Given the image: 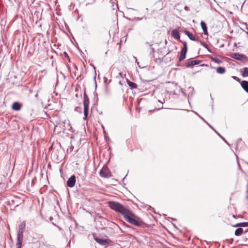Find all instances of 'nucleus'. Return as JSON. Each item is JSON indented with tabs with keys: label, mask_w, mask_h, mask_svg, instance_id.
I'll return each instance as SVG.
<instances>
[{
	"label": "nucleus",
	"mask_w": 248,
	"mask_h": 248,
	"mask_svg": "<svg viewBox=\"0 0 248 248\" xmlns=\"http://www.w3.org/2000/svg\"><path fill=\"white\" fill-rule=\"evenodd\" d=\"M108 207L112 210L122 215L124 217L129 212V210L120 203L115 201L108 202Z\"/></svg>",
	"instance_id": "f257e3e1"
},
{
	"label": "nucleus",
	"mask_w": 248,
	"mask_h": 248,
	"mask_svg": "<svg viewBox=\"0 0 248 248\" xmlns=\"http://www.w3.org/2000/svg\"><path fill=\"white\" fill-rule=\"evenodd\" d=\"M135 217V215L129 210L127 214L124 216V218L127 222L131 224L134 225L137 227L141 226L143 224V222L133 218V217Z\"/></svg>",
	"instance_id": "f03ea898"
},
{
	"label": "nucleus",
	"mask_w": 248,
	"mask_h": 248,
	"mask_svg": "<svg viewBox=\"0 0 248 248\" xmlns=\"http://www.w3.org/2000/svg\"><path fill=\"white\" fill-rule=\"evenodd\" d=\"M83 97L84 119L86 120L89 114V98L85 92L84 93Z\"/></svg>",
	"instance_id": "7ed1b4c3"
},
{
	"label": "nucleus",
	"mask_w": 248,
	"mask_h": 248,
	"mask_svg": "<svg viewBox=\"0 0 248 248\" xmlns=\"http://www.w3.org/2000/svg\"><path fill=\"white\" fill-rule=\"evenodd\" d=\"M26 223L25 221H23L19 225V228L17 232V239H22L23 237V234L24 231L25 229Z\"/></svg>",
	"instance_id": "20e7f679"
},
{
	"label": "nucleus",
	"mask_w": 248,
	"mask_h": 248,
	"mask_svg": "<svg viewBox=\"0 0 248 248\" xmlns=\"http://www.w3.org/2000/svg\"><path fill=\"white\" fill-rule=\"evenodd\" d=\"M99 175L101 177L106 178H110L112 176L110 171L107 168L102 169L99 171Z\"/></svg>",
	"instance_id": "39448f33"
},
{
	"label": "nucleus",
	"mask_w": 248,
	"mask_h": 248,
	"mask_svg": "<svg viewBox=\"0 0 248 248\" xmlns=\"http://www.w3.org/2000/svg\"><path fill=\"white\" fill-rule=\"evenodd\" d=\"M93 239L98 244L102 246H105L108 245L110 241L108 239H101L95 235H93Z\"/></svg>",
	"instance_id": "423d86ee"
},
{
	"label": "nucleus",
	"mask_w": 248,
	"mask_h": 248,
	"mask_svg": "<svg viewBox=\"0 0 248 248\" xmlns=\"http://www.w3.org/2000/svg\"><path fill=\"white\" fill-rule=\"evenodd\" d=\"M231 57L234 59L238 61H243L247 59V57L243 54H239L238 53H233L231 55Z\"/></svg>",
	"instance_id": "0eeeda50"
},
{
	"label": "nucleus",
	"mask_w": 248,
	"mask_h": 248,
	"mask_svg": "<svg viewBox=\"0 0 248 248\" xmlns=\"http://www.w3.org/2000/svg\"><path fill=\"white\" fill-rule=\"evenodd\" d=\"M76 182V176L73 174L70 176L66 182V185L70 187H73L75 186Z\"/></svg>",
	"instance_id": "6e6552de"
},
{
	"label": "nucleus",
	"mask_w": 248,
	"mask_h": 248,
	"mask_svg": "<svg viewBox=\"0 0 248 248\" xmlns=\"http://www.w3.org/2000/svg\"><path fill=\"white\" fill-rule=\"evenodd\" d=\"M21 104L18 102H15L12 106V108L14 110L19 111L21 109Z\"/></svg>",
	"instance_id": "1a4fd4ad"
},
{
	"label": "nucleus",
	"mask_w": 248,
	"mask_h": 248,
	"mask_svg": "<svg viewBox=\"0 0 248 248\" xmlns=\"http://www.w3.org/2000/svg\"><path fill=\"white\" fill-rule=\"evenodd\" d=\"M184 33L189 38V39L192 41H199V39L196 38L195 37H194L193 35V34L190 32V31H187V30H185L184 31Z\"/></svg>",
	"instance_id": "9d476101"
},
{
	"label": "nucleus",
	"mask_w": 248,
	"mask_h": 248,
	"mask_svg": "<svg viewBox=\"0 0 248 248\" xmlns=\"http://www.w3.org/2000/svg\"><path fill=\"white\" fill-rule=\"evenodd\" d=\"M201 61L200 60H194L188 61L186 63V67H189L191 66H193L195 65L199 64L201 63Z\"/></svg>",
	"instance_id": "9b49d317"
},
{
	"label": "nucleus",
	"mask_w": 248,
	"mask_h": 248,
	"mask_svg": "<svg viewBox=\"0 0 248 248\" xmlns=\"http://www.w3.org/2000/svg\"><path fill=\"white\" fill-rule=\"evenodd\" d=\"M171 35L175 39L180 40V33L177 29H174L172 30Z\"/></svg>",
	"instance_id": "f8f14e48"
},
{
	"label": "nucleus",
	"mask_w": 248,
	"mask_h": 248,
	"mask_svg": "<svg viewBox=\"0 0 248 248\" xmlns=\"http://www.w3.org/2000/svg\"><path fill=\"white\" fill-rule=\"evenodd\" d=\"M241 85L244 90L248 93V81L246 80L242 81L241 82Z\"/></svg>",
	"instance_id": "ddd939ff"
},
{
	"label": "nucleus",
	"mask_w": 248,
	"mask_h": 248,
	"mask_svg": "<svg viewBox=\"0 0 248 248\" xmlns=\"http://www.w3.org/2000/svg\"><path fill=\"white\" fill-rule=\"evenodd\" d=\"M201 26L204 34L205 35H208L207 27L206 23L204 21H202L201 22Z\"/></svg>",
	"instance_id": "4468645a"
},
{
	"label": "nucleus",
	"mask_w": 248,
	"mask_h": 248,
	"mask_svg": "<svg viewBox=\"0 0 248 248\" xmlns=\"http://www.w3.org/2000/svg\"><path fill=\"white\" fill-rule=\"evenodd\" d=\"M126 82L128 85L130 87L131 89H137L138 87L137 85L135 83L130 81L128 79H126Z\"/></svg>",
	"instance_id": "2eb2a0df"
},
{
	"label": "nucleus",
	"mask_w": 248,
	"mask_h": 248,
	"mask_svg": "<svg viewBox=\"0 0 248 248\" xmlns=\"http://www.w3.org/2000/svg\"><path fill=\"white\" fill-rule=\"evenodd\" d=\"M186 52L187 51H186L185 50H181L180 56L179 58V62H181L186 58Z\"/></svg>",
	"instance_id": "dca6fc26"
},
{
	"label": "nucleus",
	"mask_w": 248,
	"mask_h": 248,
	"mask_svg": "<svg viewBox=\"0 0 248 248\" xmlns=\"http://www.w3.org/2000/svg\"><path fill=\"white\" fill-rule=\"evenodd\" d=\"M234 227H239V228L241 227H248V222H244L238 223L233 226Z\"/></svg>",
	"instance_id": "f3484780"
},
{
	"label": "nucleus",
	"mask_w": 248,
	"mask_h": 248,
	"mask_svg": "<svg viewBox=\"0 0 248 248\" xmlns=\"http://www.w3.org/2000/svg\"><path fill=\"white\" fill-rule=\"evenodd\" d=\"M226 69L224 67H218L216 68V72L219 74H223L225 73Z\"/></svg>",
	"instance_id": "a211bd4d"
},
{
	"label": "nucleus",
	"mask_w": 248,
	"mask_h": 248,
	"mask_svg": "<svg viewBox=\"0 0 248 248\" xmlns=\"http://www.w3.org/2000/svg\"><path fill=\"white\" fill-rule=\"evenodd\" d=\"M243 232V229L242 228H238L235 230L234 234L237 236H240Z\"/></svg>",
	"instance_id": "6ab92c4d"
},
{
	"label": "nucleus",
	"mask_w": 248,
	"mask_h": 248,
	"mask_svg": "<svg viewBox=\"0 0 248 248\" xmlns=\"http://www.w3.org/2000/svg\"><path fill=\"white\" fill-rule=\"evenodd\" d=\"M211 128L219 136V137L222 139L223 140V141L227 144H228V145H229L230 144H229V143L227 142V141L225 139V138L222 137L219 133H218L215 129L213 127H211Z\"/></svg>",
	"instance_id": "aec40b11"
},
{
	"label": "nucleus",
	"mask_w": 248,
	"mask_h": 248,
	"mask_svg": "<svg viewBox=\"0 0 248 248\" xmlns=\"http://www.w3.org/2000/svg\"><path fill=\"white\" fill-rule=\"evenodd\" d=\"M242 76L243 77H248V67H245L243 68V71L242 74Z\"/></svg>",
	"instance_id": "412c9836"
},
{
	"label": "nucleus",
	"mask_w": 248,
	"mask_h": 248,
	"mask_svg": "<svg viewBox=\"0 0 248 248\" xmlns=\"http://www.w3.org/2000/svg\"><path fill=\"white\" fill-rule=\"evenodd\" d=\"M211 60L213 61V62H215L216 63H221L222 62V61H221V60L217 58H215V57H211Z\"/></svg>",
	"instance_id": "4be33fe9"
},
{
	"label": "nucleus",
	"mask_w": 248,
	"mask_h": 248,
	"mask_svg": "<svg viewBox=\"0 0 248 248\" xmlns=\"http://www.w3.org/2000/svg\"><path fill=\"white\" fill-rule=\"evenodd\" d=\"M16 248H22V240L21 239H17Z\"/></svg>",
	"instance_id": "5701e85b"
},
{
	"label": "nucleus",
	"mask_w": 248,
	"mask_h": 248,
	"mask_svg": "<svg viewBox=\"0 0 248 248\" xmlns=\"http://www.w3.org/2000/svg\"><path fill=\"white\" fill-rule=\"evenodd\" d=\"M180 42H182L183 44V47L181 50H185L186 51H187V43L186 41L182 42L181 40H179Z\"/></svg>",
	"instance_id": "b1692460"
},
{
	"label": "nucleus",
	"mask_w": 248,
	"mask_h": 248,
	"mask_svg": "<svg viewBox=\"0 0 248 248\" xmlns=\"http://www.w3.org/2000/svg\"><path fill=\"white\" fill-rule=\"evenodd\" d=\"M199 42H200L201 43V44H202V45L204 47H205V48H206L209 51H210V49H209V48L208 47L207 45L205 43H204L203 41H202L201 40H199L198 41Z\"/></svg>",
	"instance_id": "393cba45"
},
{
	"label": "nucleus",
	"mask_w": 248,
	"mask_h": 248,
	"mask_svg": "<svg viewBox=\"0 0 248 248\" xmlns=\"http://www.w3.org/2000/svg\"><path fill=\"white\" fill-rule=\"evenodd\" d=\"M75 110L77 112H78L79 113H81L82 112V108L79 107H77L75 108Z\"/></svg>",
	"instance_id": "a878e982"
},
{
	"label": "nucleus",
	"mask_w": 248,
	"mask_h": 248,
	"mask_svg": "<svg viewBox=\"0 0 248 248\" xmlns=\"http://www.w3.org/2000/svg\"><path fill=\"white\" fill-rule=\"evenodd\" d=\"M188 89L189 90H191L192 92L191 93H189L188 96V98H189V96H191V97L192 96V95L193 94V92H194V88L193 87H189Z\"/></svg>",
	"instance_id": "bb28decb"
},
{
	"label": "nucleus",
	"mask_w": 248,
	"mask_h": 248,
	"mask_svg": "<svg viewBox=\"0 0 248 248\" xmlns=\"http://www.w3.org/2000/svg\"><path fill=\"white\" fill-rule=\"evenodd\" d=\"M188 89L189 90H191L192 92L191 93H189L188 96V98H189V96H191V97L192 96V95L193 94V92H194V88L193 87H189Z\"/></svg>",
	"instance_id": "cd10ccee"
},
{
	"label": "nucleus",
	"mask_w": 248,
	"mask_h": 248,
	"mask_svg": "<svg viewBox=\"0 0 248 248\" xmlns=\"http://www.w3.org/2000/svg\"><path fill=\"white\" fill-rule=\"evenodd\" d=\"M232 78H233V79H234V80H235L236 81H237L238 82H240V81H241L240 79L236 76H233Z\"/></svg>",
	"instance_id": "c85d7f7f"
},
{
	"label": "nucleus",
	"mask_w": 248,
	"mask_h": 248,
	"mask_svg": "<svg viewBox=\"0 0 248 248\" xmlns=\"http://www.w3.org/2000/svg\"><path fill=\"white\" fill-rule=\"evenodd\" d=\"M144 18V17L140 18V17H136L135 18L134 20L136 21H139L141 20H142Z\"/></svg>",
	"instance_id": "c756f323"
},
{
	"label": "nucleus",
	"mask_w": 248,
	"mask_h": 248,
	"mask_svg": "<svg viewBox=\"0 0 248 248\" xmlns=\"http://www.w3.org/2000/svg\"><path fill=\"white\" fill-rule=\"evenodd\" d=\"M241 139H239V140H238L236 141V149L237 150V148H238V145L239 144V142H241Z\"/></svg>",
	"instance_id": "7c9ffc66"
},
{
	"label": "nucleus",
	"mask_w": 248,
	"mask_h": 248,
	"mask_svg": "<svg viewBox=\"0 0 248 248\" xmlns=\"http://www.w3.org/2000/svg\"><path fill=\"white\" fill-rule=\"evenodd\" d=\"M184 9L186 11H189L190 10L189 7L187 6H185L184 7Z\"/></svg>",
	"instance_id": "2f4dec72"
},
{
	"label": "nucleus",
	"mask_w": 248,
	"mask_h": 248,
	"mask_svg": "<svg viewBox=\"0 0 248 248\" xmlns=\"http://www.w3.org/2000/svg\"><path fill=\"white\" fill-rule=\"evenodd\" d=\"M203 120V121H204L206 124H207L209 126V127H211H211H212V126L210 124H209L207 122V121H206L204 119H203V120Z\"/></svg>",
	"instance_id": "473e14b6"
},
{
	"label": "nucleus",
	"mask_w": 248,
	"mask_h": 248,
	"mask_svg": "<svg viewBox=\"0 0 248 248\" xmlns=\"http://www.w3.org/2000/svg\"><path fill=\"white\" fill-rule=\"evenodd\" d=\"M194 113L198 115L200 118H201L202 120H203V118L201 117L198 113H197L196 112H194Z\"/></svg>",
	"instance_id": "72a5a7b5"
},
{
	"label": "nucleus",
	"mask_w": 248,
	"mask_h": 248,
	"mask_svg": "<svg viewBox=\"0 0 248 248\" xmlns=\"http://www.w3.org/2000/svg\"><path fill=\"white\" fill-rule=\"evenodd\" d=\"M64 55H65V57H67V58L69 59V56H68V55L67 53L66 52H64Z\"/></svg>",
	"instance_id": "f704fd0d"
},
{
	"label": "nucleus",
	"mask_w": 248,
	"mask_h": 248,
	"mask_svg": "<svg viewBox=\"0 0 248 248\" xmlns=\"http://www.w3.org/2000/svg\"><path fill=\"white\" fill-rule=\"evenodd\" d=\"M104 133H105L104 137H105L106 140H107V138H108V136L106 135V133L105 131H104Z\"/></svg>",
	"instance_id": "c9c22d12"
},
{
	"label": "nucleus",
	"mask_w": 248,
	"mask_h": 248,
	"mask_svg": "<svg viewBox=\"0 0 248 248\" xmlns=\"http://www.w3.org/2000/svg\"><path fill=\"white\" fill-rule=\"evenodd\" d=\"M151 51H152V52L153 53H154V52H155V49H154L153 47H151Z\"/></svg>",
	"instance_id": "e433bc0d"
},
{
	"label": "nucleus",
	"mask_w": 248,
	"mask_h": 248,
	"mask_svg": "<svg viewBox=\"0 0 248 248\" xmlns=\"http://www.w3.org/2000/svg\"><path fill=\"white\" fill-rule=\"evenodd\" d=\"M181 90H182V89H181ZM182 93L184 96H186V94L184 91H182Z\"/></svg>",
	"instance_id": "4c0bfd02"
},
{
	"label": "nucleus",
	"mask_w": 248,
	"mask_h": 248,
	"mask_svg": "<svg viewBox=\"0 0 248 248\" xmlns=\"http://www.w3.org/2000/svg\"><path fill=\"white\" fill-rule=\"evenodd\" d=\"M134 59H135L136 62H137V64H139V62L137 61V59L136 57H134Z\"/></svg>",
	"instance_id": "58836bf2"
},
{
	"label": "nucleus",
	"mask_w": 248,
	"mask_h": 248,
	"mask_svg": "<svg viewBox=\"0 0 248 248\" xmlns=\"http://www.w3.org/2000/svg\"><path fill=\"white\" fill-rule=\"evenodd\" d=\"M119 75L121 77H122V78H123V76H122V75H123V73H121V72L119 73Z\"/></svg>",
	"instance_id": "ea45409f"
},
{
	"label": "nucleus",
	"mask_w": 248,
	"mask_h": 248,
	"mask_svg": "<svg viewBox=\"0 0 248 248\" xmlns=\"http://www.w3.org/2000/svg\"><path fill=\"white\" fill-rule=\"evenodd\" d=\"M126 226L129 228H131V226H129V225H126Z\"/></svg>",
	"instance_id": "a19ab883"
},
{
	"label": "nucleus",
	"mask_w": 248,
	"mask_h": 248,
	"mask_svg": "<svg viewBox=\"0 0 248 248\" xmlns=\"http://www.w3.org/2000/svg\"><path fill=\"white\" fill-rule=\"evenodd\" d=\"M146 44L149 45L151 46H152L151 45H150L148 42H146Z\"/></svg>",
	"instance_id": "79ce46f5"
},
{
	"label": "nucleus",
	"mask_w": 248,
	"mask_h": 248,
	"mask_svg": "<svg viewBox=\"0 0 248 248\" xmlns=\"http://www.w3.org/2000/svg\"><path fill=\"white\" fill-rule=\"evenodd\" d=\"M73 148H74V147H73V146H72V147H70L71 151L72 150H73Z\"/></svg>",
	"instance_id": "37998d69"
},
{
	"label": "nucleus",
	"mask_w": 248,
	"mask_h": 248,
	"mask_svg": "<svg viewBox=\"0 0 248 248\" xmlns=\"http://www.w3.org/2000/svg\"><path fill=\"white\" fill-rule=\"evenodd\" d=\"M127 175H126L123 178V181L124 180L125 177H126Z\"/></svg>",
	"instance_id": "c03bdc74"
},
{
	"label": "nucleus",
	"mask_w": 248,
	"mask_h": 248,
	"mask_svg": "<svg viewBox=\"0 0 248 248\" xmlns=\"http://www.w3.org/2000/svg\"><path fill=\"white\" fill-rule=\"evenodd\" d=\"M247 192H248V190H247ZM247 198L248 199V195L247 196Z\"/></svg>",
	"instance_id": "a18cd8bd"
},
{
	"label": "nucleus",
	"mask_w": 248,
	"mask_h": 248,
	"mask_svg": "<svg viewBox=\"0 0 248 248\" xmlns=\"http://www.w3.org/2000/svg\"><path fill=\"white\" fill-rule=\"evenodd\" d=\"M90 4H91V3H86V6H87V5H88Z\"/></svg>",
	"instance_id": "49530a36"
},
{
	"label": "nucleus",
	"mask_w": 248,
	"mask_h": 248,
	"mask_svg": "<svg viewBox=\"0 0 248 248\" xmlns=\"http://www.w3.org/2000/svg\"><path fill=\"white\" fill-rule=\"evenodd\" d=\"M167 40H165V44H167Z\"/></svg>",
	"instance_id": "de8ad7c7"
},
{
	"label": "nucleus",
	"mask_w": 248,
	"mask_h": 248,
	"mask_svg": "<svg viewBox=\"0 0 248 248\" xmlns=\"http://www.w3.org/2000/svg\"><path fill=\"white\" fill-rule=\"evenodd\" d=\"M163 108V107H161V108H158L157 109H158V110H159V109H161V108Z\"/></svg>",
	"instance_id": "09e8293b"
},
{
	"label": "nucleus",
	"mask_w": 248,
	"mask_h": 248,
	"mask_svg": "<svg viewBox=\"0 0 248 248\" xmlns=\"http://www.w3.org/2000/svg\"><path fill=\"white\" fill-rule=\"evenodd\" d=\"M95 78H96V75L94 76V79H95Z\"/></svg>",
	"instance_id": "8fccbe9b"
},
{
	"label": "nucleus",
	"mask_w": 248,
	"mask_h": 248,
	"mask_svg": "<svg viewBox=\"0 0 248 248\" xmlns=\"http://www.w3.org/2000/svg\"><path fill=\"white\" fill-rule=\"evenodd\" d=\"M177 65L178 66H180V65H179V63H177Z\"/></svg>",
	"instance_id": "3c124183"
},
{
	"label": "nucleus",
	"mask_w": 248,
	"mask_h": 248,
	"mask_svg": "<svg viewBox=\"0 0 248 248\" xmlns=\"http://www.w3.org/2000/svg\"><path fill=\"white\" fill-rule=\"evenodd\" d=\"M158 102L161 103H163L162 102H161L160 100H158Z\"/></svg>",
	"instance_id": "603ef678"
},
{
	"label": "nucleus",
	"mask_w": 248,
	"mask_h": 248,
	"mask_svg": "<svg viewBox=\"0 0 248 248\" xmlns=\"http://www.w3.org/2000/svg\"><path fill=\"white\" fill-rule=\"evenodd\" d=\"M171 219H172V220H176L175 219H174V218H172Z\"/></svg>",
	"instance_id": "864d4df0"
},
{
	"label": "nucleus",
	"mask_w": 248,
	"mask_h": 248,
	"mask_svg": "<svg viewBox=\"0 0 248 248\" xmlns=\"http://www.w3.org/2000/svg\"><path fill=\"white\" fill-rule=\"evenodd\" d=\"M78 49L79 50V51H80V52H81L82 53V52L81 51V50L79 49V48H78Z\"/></svg>",
	"instance_id": "5fc2aeb1"
},
{
	"label": "nucleus",
	"mask_w": 248,
	"mask_h": 248,
	"mask_svg": "<svg viewBox=\"0 0 248 248\" xmlns=\"http://www.w3.org/2000/svg\"><path fill=\"white\" fill-rule=\"evenodd\" d=\"M247 164H248V162L246 161L245 162Z\"/></svg>",
	"instance_id": "6e6d98bb"
}]
</instances>
